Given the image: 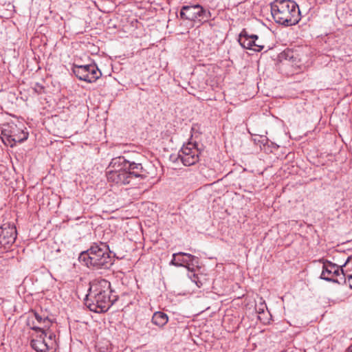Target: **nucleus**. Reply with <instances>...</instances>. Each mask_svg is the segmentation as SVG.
Instances as JSON below:
<instances>
[{"mask_svg": "<svg viewBox=\"0 0 352 352\" xmlns=\"http://www.w3.org/2000/svg\"><path fill=\"white\" fill-rule=\"evenodd\" d=\"M346 352H352V344L348 347Z\"/></svg>", "mask_w": 352, "mask_h": 352, "instance_id": "22", "label": "nucleus"}, {"mask_svg": "<svg viewBox=\"0 0 352 352\" xmlns=\"http://www.w3.org/2000/svg\"><path fill=\"white\" fill-rule=\"evenodd\" d=\"M182 256H179L177 257V265L178 266H183V267H186L188 269H189L188 265H190V264H193L194 260L190 261V259L189 258H188V259H186V258H182Z\"/></svg>", "mask_w": 352, "mask_h": 352, "instance_id": "19", "label": "nucleus"}, {"mask_svg": "<svg viewBox=\"0 0 352 352\" xmlns=\"http://www.w3.org/2000/svg\"><path fill=\"white\" fill-rule=\"evenodd\" d=\"M78 259L88 267L95 269H107L113 262L109 247L104 243L92 245L87 251L80 253Z\"/></svg>", "mask_w": 352, "mask_h": 352, "instance_id": "2", "label": "nucleus"}, {"mask_svg": "<svg viewBox=\"0 0 352 352\" xmlns=\"http://www.w3.org/2000/svg\"><path fill=\"white\" fill-rule=\"evenodd\" d=\"M252 47L254 51L261 52L265 48V42L257 36V40H255L254 43H252Z\"/></svg>", "mask_w": 352, "mask_h": 352, "instance_id": "18", "label": "nucleus"}, {"mask_svg": "<svg viewBox=\"0 0 352 352\" xmlns=\"http://www.w3.org/2000/svg\"><path fill=\"white\" fill-rule=\"evenodd\" d=\"M126 170L128 173H130V177L131 179L133 178L141 177L145 178L146 177V172L144 170L141 164H137L135 162H129L125 160V162H123Z\"/></svg>", "mask_w": 352, "mask_h": 352, "instance_id": "12", "label": "nucleus"}, {"mask_svg": "<svg viewBox=\"0 0 352 352\" xmlns=\"http://www.w3.org/2000/svg\"><path fill=\"white\" fill-rule=\"evenodd\" d=\"M271 12L276 23L285 26L296 25L300 19L298 6L291 0H275L271 3Z\"/></svg>", "mask_w": 352, "mask_h": 352, "instance_id": "3", "label": "nucleus"}, {"mask_svg": "<svg viewBox=\"0 0 352 352\" xmlns=\"http://www.w3.org/2000/svg\"><path fill=\"white\" fill-rule=\"evenodd\" d=\"M110 283L104 279L91 284L85 299V305L90 311L102 313L111 307L114 299L110 296Z\"/></svg>", "mask_w": 352, "mask_h": 352, "instance_id": "1", "label": "nucleus"}, {"mask_svg": "<svg viewBox=\"0 0 352 352\" xmlns=\"http://www.w3.org/2000/svg\"><path fill=\"white\" fill-rule=\"evenodd\" d=\"M31 346L37 352H54L57 344L54 333H43L37 335L31 340Z\"/></svg>", "mask_w": 352, "mask_h": 352, "instance_id": "5", "label": "nucleus"}, {"mask_svg": "<svg viewBox=\"0 0 352 352\" xmlns=\"http://www.w3.org/2000/svg\"><path fill=\"white\" fill-rule=\"evenodd\" d=\"M168 321V316L162 311H155L151 318L153 324L159 328H163Z\"/></svg>", "mask_w": 352, "mask_h": 352, "instance_id": "15", "label": "nucleus"}, {"mask_svg": "<svg viewBox=\"0 0 352 352\" xmlns=\"http://www.w3.org/2000/svg\"><path fill=\"white\" fill-rule=\"evenodd\" d=\"M342 275V266L337 265V268H335V274H333V278H340Z\"/></svg>", "mask_w": 352, "mask_h": 352, "instance_id": "20", "label": "nucleus"}, {"mask_svg": "<svg viewBox=\"0 0 352 352\" xmlns=\"http://www.w3.org/2000/svg\"><path fill=\"white\" fill-rule=\"evenodd\" d=\"M72 71L79 80L89 83L95 82L102 75L101 72L95 65H74Z\"/></svg>", "mask_w": 352, "mask_h": 352, "instance_id": "6", "label": "nucleus"}, {"mask_svg": "<svg viewBox=\"0 0 352 352\" xmlns=\"http://www.w3.org/2000/svg\"><path fill=\"white\" fill-rule=\"evenodd\" d=\"M51 325V320H49L47 317H45L43 319V322L39 325H34V322H32V326H31V329L36 331H39L41 333L44 332L45 334L46 333H53L50 330Z\"/></svg>", "mask_w": 352, "mask_h": 352, "instance_id": "16", "label": "nucleus"}, {"mask_svg": "<svg viewBox=\"0 0 352 352\" xmlns=\"http://www.w3.org/2000/svg\"><path fill=\"white\" fill-rule=\"evenodd\" d=\"M34 316L38 322V325L43 322V319L45 318V317H42L36 312L34 313Z\"/></svg>", "mask_w": 352, "mask_h": 352, "instance_id": "21", "label": "nucleus"}, {"mask_svg": "<svg viewBox=\"0 0 352 352\" xmlns=\"http://www.w3.org/2000/svg\"><path fill=\"white\" fill-rule=\"evenodd\" d=\"M179 256H187L188 258H189L190 259V261H192V260H195V256L190 254H187V253H184V252H178V253H175L173 254V259L172 261H170V265H175V266H178L177 265V257Z\"/></svg>", "mask_w": 352, "mask_h": 352, "instance_id": "17", "label": "nucleus"}, {"mask_svg": "<svg viewBox=\"0 0 352 352\" xmlns=\"http://www.w3.org/2000/svg\"><path fill=\"white\" fill-rule=\"evenodd\" d=\"M125 162L124 157L113 159L111 162L107 172V177L109 182L118 184H127L131 182L130 173H128L123 162Z\"/></svg>", "mask_w": 352, "mask_h": 352, "instance_id": "4", "label": "nucleus"}, {"mask_svg": "<svg viewBox=\"0 0 352 352\" xmlns=\"http://www.w3.org/2000/svg\"><path fill=\"white\" fill-rule=\"evenodd\" d=\"M4 135L7 136L8 141L11 143V146H13L16 142L21 143L26 140L28 138V133L25 132L22 129L18 128L16 125L11 126L10 130L6 133L5 131Z\"/></svg>", "mask_w": 352, "mask_h": 352, "instance_id": "10", "label": "nucleus"}, {"mask_svg": "<svg viewBox=\"0 0 352 352\" xmlns=\"http://www.w3.org/2000/svg\"><path fill=\"white\" fill-rule=\"evenodd\" d=\"M16 229L13 223H5L0 227V248L8 250L16 238Z\"/></svg>", "mask_w": 352, "mask_h": 352, "instance_id": "8", "label": "nucleus"}, {"mask_svg": "<svg viewBox=\"0 0 352 352\" xmlns=\"http://www.w3.org/2000/svg\"><path fill=\"white\" fill-rule=\"evenodd\" d=\"M320 261L323 264L320 278L329 282L338 283V280H340V278H333V274H335V268H337V265L327 260L322 259Z\"/></svg>", "mask_w": 352, "mask_h": 352, "instance_id": "11", "label": "nucleus"}, {"mask_svg": "<svg viewBox=\"0 0 352 352\" xmlns=\"http://www.w3.org/2000/svg\"><path fill=\"white\" fill-rule=\"evenodd\" d=\"M180 17L190 21H206L210 17V12L199 4L184 6L180 11Z\"/></svg>", "mask_w": 352, "mask_h": 352, "instance_id": "7", "label": "nucleus"}, {"mask_svg": "<svg viewBox=\"0 0 352 352\" xmlns=\"http://www.w3.org/2000/svg\"><path fill=\"white\" fill-rule=\"evenodd\" d=\"M342 274L340 280H338V284L344 283L346 278L349 280H352V259L348 258L345 263L342 265Z\"/></svg>", "mask_w": 352, "mask_h": 352, "instance_id": "13", "label": "nucleus"}, {"mask_svg": "<svg viewBox=\"0 0 352 352\" xmlns=\"http://www.w3.org/2000/svg\"><path fill=\"white\" fill-rule=\"evenodd\" d=\"M200 152L196 146L189 142L183 147L178 153L177 160H179L185 166H191L199 161Z\"/></svg>", "mask_w": 352, "mask_h": 352, "instance_id": "9", "label": "nucleus"}, {"mask_svg": "<svg viewBox=\"0 0 352 352\" xmlns=\"http://www.w3.org/2000/svg\"><path fill=\"white\" fill-rule=\"evenodd\" d=\"M257 40V35H248L245 32H242L239 35V42L241 45L245 49L252 50V43Z\"/></svg>", "mask_w": 352, "mask_h": 352, "instance_id": "14", "label": "nucleus"}, {"mask_svg": "<svg viewBox=\"0 0 352 352\" xmlns=\"http://www.w3.org/2000/svg\"><path fill=\"white\" fill-rule=\"evenodd\" d=\"M30 322H31V321H30V318H29V319H28V325H30V326L31 325Z\"/></svg>", "mask_w": 352, "mask_h": 352, "instance_id": "23", "label": "nucleus"}]
</instances>
